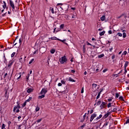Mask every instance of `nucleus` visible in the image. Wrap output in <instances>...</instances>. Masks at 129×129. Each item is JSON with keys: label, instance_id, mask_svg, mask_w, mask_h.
Segmentation results:
<instances>
[{"label": "nucleus", "instance_id": "69168bd1", "mask_svg": "<svg viewBox=\"0 0 129 129\" xmlns=\"http://www.w3.org/2000/svg\"><path fill=\"white\" fill-rule=\"evenodd\" d=\"M16 112H20V109H17Z\"/></svg>", "mask_w": 129, "mask_h": 129}, {"label": "nucleus", "instance_id": "338daca9", "mask_svg": "<svg viewBox=\"0 0 129 129\" xmlns=\"http://www.w3.org/2000/svg\"><path fill=\"white\" fill-rule=\"evenodd\" d=\"M21 125H19L18 126V129H21Z\"/></svg>", "mask_w": 129, "mask_h": 129}, {"label": "nucleus", "instance_id": "c756f323", "mask_svg": "<svg viewBox=\"0 0 129 129\" xmlns=\"http://www.w3.org/2000/svg\"><path fill=\"white\" fill-rule=\"evenodd\" d=\"M27 105V101H25L22 105V107H25Z\"/></svg>", "mask_w": 129, "mask_h": 129}, {"label": "nucleus", "instance_id": "bb28decb", "mask_svg": "<svg viewBox=\"0 0 129 129\" xmlns=\"http://www.w3.org/2000/svg\"><path fill=\"white\" fill-rule=\"evenodd\" d=\"M39 110H40V107L37 106L35 109V111L37 112V111H39Z\"/></svg>", "mask_w": 129, "mask_h": 129}, {"label": "nucleus", "instance_id": "c85d7f7f", "mask_svg": "<svg viewBox=\"0 0 129 129\" xmlns=\"http://www.w3.org/2000/svg\"><path fill=\"white\" fill-rule=\"evenodd\" d=\"M50 53H51V54H54V53H55V49H51V50H50Z\"/></svg>", "mask_w": 129, "mask_h": 129}, {"label": "nucleus", "instance_id": "052dcab7", "mask_svg": "<svg viewBox=\"0 0 129 129\" xmlns=\"http://www.w3.org/2000/svg\"><path fill=\"white\" fill-rule=\"evenodd\" d=\"M6 14H7V13L2 14V17H6Z\"/></svg>", "mask_w": 129, "mask_h": 129}, {"label": "nucleus", "instance_id": "7ed1b4c3", "mask_svg": "<svg viewBox=\"0 0 129 129\" xmlns=\"http://www.w3.org/2000/svg\"><path fill=\"white\" fill-rule=\"evenodd\" d=\"M47 92H48V89L47 88H43L40 92V94L45 95Z\"/></svg>", "mask_w": 129, "mask_h": 129}, {"label": "nucleus", "instance_id": "2f4dec72", "mask_svg": "<svg viewBox=\"0 0 129 129\" xmlns=\"http://www.w3.org/2000/svg\"><path fill=\"white\" fill-rule=\"evenodd\" d=\"M100 93H98V95L96 97V99H98V98H99V97H100Z\"/></svg>", "mask_w": 129, "mask_h": 129}, {"label": "nucleus", "instance_id": "a19ab883", "mask_svg": "<svg viewBox=\"0 0 129 129\" xmlns=\"http://www.w3.org/2000/svg\"><path fill=\"white\" fill-rule=\"evenodd\" d=\"M126 34L125 33H123V38H126Z\"/></svg>", "mask_w": 129, "mask_h": 129}, {"label": "nucleus", "instance_id": "f8f14e48", "mask_svg": "<svg viewBox=\"0 0 129 129\" xmlns=\"http://www.w3.org/2000/svg\"><path fill=\"white\" fill-rule=\"evenodd\" d=\"M49 39H51V40H56V41H58V40H59V38L55 36L51 37L50 38H49Z\"/></svg>", "mask_w": 129, "mask_h": 129}, {"label": "nucleus", "instance_id": "dca6fc26", "mask_svg": "<svg viewBox=\"0 0 129 129\" xmlns=\"http://www.w3.org/2000/svg\"><path fill=\"white\" fill-rule=\"evenodd\" d=\"M58 41H60V42H62V43H64V44H67V43L65 42H66V39L61 40L59 39Z\"/></svg>", "mask_w": 129, "mask_h": 129}, {"label": "nucleus", "instance_id": "09e8293b", "mask_svg": "<svg viewBox=\"0 0 129 129\" xmlns=\"http://www.w3.org/2000/svg\"><path fill=\"white\" fill-rule=\"evenodd\" d=\"M106 71H107V69H105L103 71V73H105V72H106Z\"/></svg>", "mask_w": 129, "mask_h": 129}, {"label": "nucleus", "instance_id": "f3484780", "mask_svg": "<svg viewBox=\"0 0 129 129\" xmlns=\"http://www.w3.org/2000/svg\"><path fill=\"white\" fill-rule=\"evenodd\" d=\"M49 11H50V12H51V13H52V14H54V8H52V7H50V8H49Z\"/></svg>", "mask_w": 129, "mask_h": 129}, {"label": "nucleus", "instance_id": "680f3d73", "mask_svg": "<svg viewBox=\"0 0 129 129\" xmlns=\"http://www.w3.org/2000/svg\"><path fill=\"white\" fill-rule=\"evenodd\" d=\"M102 91H103V89H102L100 91V92H99V93L101 94V92H102Z\"/></svg>", "mask_w": 129, "mask_h": 129}, {"label": "nucleus", "instance_id": "4468645a", "mask_svg": "<svg viewBox=\"0 0 129 129\" xmlns=\"http://www.w3.org/2000/svg\"><path fill=\"white\" fill-rule=\"evenodd\" d=\"M3 4H4V5H3V8L5 10L6 8H7V3L5 1H4Z\"/></svg>", "mask_w": 129, "mask_h": 129}, {"label": "nucleus", "instance_id": "412c9836", "mask_svg": "<svg viewBox=\"0 0 129 129\" xmlns=\"http://www.w3.org/2000/svg\"><path fill=\"white\" fill-rule=\"evenodd\" d=\"M69 91L68 90V89H66L64 91L62 92V93H64V94H66V93H68Z\"/></svg>", "mask_w": 129, "mask_h": 129}, {"label": "nucleus", "instance_id": "49530a36", "mask_svg": "<svg viewBox=\"0 0 129 129\" xmlns=\"http://www.w3.org/2000/svg\"><path fill=\"white\" fill-rule=\"evenodd\" d=\"M114 58H115V55H112V56H111V59H112V60H113V59H114Z\"/></svg>", "mask_w": 129, "mask_h": 129}, {"label": "nucleus", "instance_id": "f03ea898", "mask_svg": "<svg viewBox=\"0 0 129 129\" xmlns=\"http://www.w3.org/2000/svg\"><path fill=\"white\" fill-rule=\"evenodd\" d=\"M97 116V114L96 112L94 113L90 117V121L91 122L95 117Z\"/></svg>", "mask_w": 129, "mask_h": 129}, {"label": "nucleus", "instance_id": "393cba45", "mask_svg": "<svg viewBox=\"0 0 129 129\" xmlns=\"http://www.w3.org/2000/svg\"><path fill=\"white\" fill-rule=\"evenodd\" d=\"M98 58H102L103 57H104V54H100L98 55Z\"/></svg>", "mask_w": 129, "mask_h": 129}, {"label": "nucleus", "instance_id": "6e6d98bb", "mask_svg": "<svg viewBox=\"0 0 129 129\" xmlns=\"http://www.w3.org/2000/svg\"><path fill=\"white\" fill-rule=\"evenodd\" d=\"M8 75V73H6L5 74V75L4 76V78H6V77H7V76Z\"/></svg>", "mask_w": 129, "mask_h": 129}, {"label": "nucleus", "instance_id": "7c9ffc66", "mask_svg": "<svg viewBox=\"0 0 129 129\" xmlns=\"http://www.w3.org/2000/svg\"><path fill=\"white\" fill-rule=\"evenodd\" d=\"M42 119H43L42 118H40L39 119H38L37 121H36V122H37V123H39V122H41V121H42Z\"/></svg>", "mask_w": 129, "mask_h": 129}, {"label": "nucleus", "instance_id": "bf43d9fd", "mask_svg": "<svg viewBox=\"0 0 129 129\" xmlns=\"http://www.w3.org/2000/svg\"><path fill=\"white\" fill-rule=\"evenodd\" d=\"M71 10H73V11H75V10H76V8H71Z\"/></svg>", "mask_w": 129, "mask_h": 129}, {"label": "nucleus", "instance_id": "aec40b11", "mask_svg": "<svg viewBox=\"0 0 129 129\" xmlns=\"http://www.w3.org/2000/svg\"><path fill=\"white\" fill-rule=\"evenodd\" d=\"M101 21H105V16H103L101 17Z\"/></svg>", "mask_w": 129, "mask_h": 129}, {"label": "nucleus", "instance_id": "2eb2a0df", "mask_svg": "<svg viewBox=\"0 0 129 129\" xmlns=\"http://www.w3.org/2000/svg\"><path fill=\"white\" fill-rule=\"evenodd\" d=\"M108 115H109V112H108L106 114H105L103 116V118H106L107 117H108Z\"/></svg>", "mask_w": 129, "mask_h": 129}, {"label": "nucleus", "instance_id": "ddd939ff", "mask_svg": "<svg viewBox=\"0 0 129 129\" xmlns=\"http://www.w3.org/2000/svg\"><path fill=\"white\" fill-rule=\"evenodd\" d=\"M69 81H70L71 82H76V81L75 80L72 79V78L70 77L69 79Z\"/></svg>", "mask_w": 129, "mask_h": 129}, {"label": "nucleus", "instance_id": "4c0bfd02", "mask_svg": "<svg viewBox=\"0 0 129 129\" xmlns=\"http://www.w3.org/2000/svg\"><path fill=\"white\" fill-rule=\"evenodd\" d=\"M15 55H16V52H13V53L11 54V57H12V58H13V57H14Z\"/></svg>", "mask_w": 129, "mask_h": 129}, {"label": "nucleus", "instance_id": "13d9d810", "mask_svg": "<svg viewBox=\"0 0 129 129\" xmlns=\"http://www.w3.org/2000/svg\"><path fill=\"white\" fill-rule=\"evenodd\" d=\"M90 114L93 113V110L92 109V110L90 111Z\"/></svg>", "mask_w": 129, "mask_h": 129}, {"label": "nucleus", "instance_id": "9d476101", "mask_svg": "<svg viewBox=\"0 0 129 129\" xmlns=\"http://www.w3.org/2000/svg\"><path fill=\"white\" fill-rule=\"evenodd\" d=\"M101 117H102V114H100L99 116H98V117L96 118L94 120V121H97V120H98V119H100V118H101Z\"/></svg>", "mask_w": 129, "mask_h": 129}, {"label": "nucleus", "instance_id": "cd10ccee", "mask_svg": "<svg viewBox=\"0 0 129 129\" xmlns=\"http://www.w3.org/2000/svg\"><path fill=\"white\" fill-rule=\"evenodd\" d=\"M76 16H77L76 13L73 14V16L72 17V19H74V18H76Z\"/></svg>", "mask_w": 129, "mask_h": 129}, {"label": "nucleus", "instance_id": "de8ad7c7", "mask_svg": "<svg viewBox=\"0 0 129 129\" xmlns=\"http://www.w3.org/2000/svg\"><path fill=\"white\" fill-rule=\"evenodd\" d=\"M38 53V50H35L33 54H37Z\"/></svg>", "mask_w": 129, "mask_h": 129}, {"label": "nucleus", "instance_id": "4d7b16f0", "mask_svg": "<svg viewBox=\"0 0 129 129\" xmlns=\"http://www.w3.org/2000/svg\"><path fill=\"white\" fill-rule=\"evenodd\" d=\"M87 44L88 45L92 46V45L91 44L89 43V42H87Z\"/></svg>", "mask_w": 129, "mask_h": 129}, {"label": "nucleus", "instance_id": "5fc2aeb1", "mask_svg": "<svg viewBox=\"0 0 129 129\" xmlns=\"http://www.w3.org/2000/svg\"><path fill=\"white\" fill-rule=\"evenodd\" d=\"M58 86H62V83H59L58 84Z\"/></svg>", "mask_w": 129, "mask_h": 129}, {"label": "nucleus", "instance_id": "9b49d317", "mask_svg": "<svg viewBox=\"0 0 129 129\" xmlns=\"http://www.w3.org/2000/svg\"><path fill=\"white\" fill-rule=\"evenodd\" d=\"M13 64H14V61H10L8 65V67L9 68H11V67H12V65H13Z\"/></svg>", "mask_w": 129, "mask_h": 129}, {"label": "nucleus", "instance_id": "473e14b6", "mask_svg": "<svg viewBox=\"0 0 129 129\" xmlns=\"http://www.w3.org/2000/svg\"><path fill=\"white\" fill-rule=\"evenodd\" d=\"M111 107V103H108L107 105L108 108H109V107Z\"/></svg>", "mask_w": 129, "mask_h": 129}, {"label": "nucleus", "instance_id": "603ef678", "mask_svg": "<svg viewBox=\"0 0 129 129\" xmlns=\"http://www.w3.org/2000/svg\"><path fill=\"white\" fill-rule=\"evenodd\" d=\"M112 100V98H110V99H108V101L109 102H110V101H111Z\"/></svg>", "mask_w": 129, "mask_h": 129}, {"label": "nucleus", "instance_id": "ea45409f", "mask_svg": "<svg viewBox=\"0 0 129 129\" xmlns=\"http://www.w3.org/2000/svg\"><path fill=\"white\" fill-rule=\"evenodd\" d=\"M119 99H120V100H122V101H123V97H122V96H120V97H119Z\"/></svg>", "mask_w": 129, "mask_h": 129}, {"label": "nucleus", "instance_id": "37998d69", "mask_svg": "<svg viewBox=\"0 0 129 129\" xmlns=\"http://www.w3.org/2000/svg\"><path fill=\"white\" fill-rule=\"evenodd\" d=\"M118 96H119V95L118 94V93H116L115 97H116V98H118Z\"/></svg>", "mask_w": 129, "mask_h": 129}, {"label": "nucleus", "instance_id": "8fccbe9b", "mask_svg": "<svg viewBox=\"0 0 129 129\" xmlns=\"http://www.w3.org/2000/svg\"><path fill=\"white\" fill-rule=\"evenodd\" d=\"M127 73V70H126V68H124V74Z\"/></svg>", "mask_w": 129, "mask_h": 129}, {"label": "nucleus", "instance_id": "1a4fd4ad", "mask_svg": "<svg viewBox=\"0 0 129 129\" xmlns=\"http://www.w3.org/2000/svg\"><path fill=\"white\" fill-rule=\"evenodd\" d=\"M110 110H111V112H116V111H117V108L115 107L113 109L112 108H111Z\"/></svg>", "mask_w": 129, "mask_h": 129}, {"label": "nucleus", "instance_id": "e433bc0d", "mask_svg": "<svg viewBox=\"0 0 129 129\" xmlns=\"http://www.w3.org/2000/svg\"><path fill=\"white\" fill-rule=\"evenodd\" d=\"M34 58H32L29 62V64H32V63H33V62H34Z\"/></svg>", "mask_w": 129, "mask_h": 129}, {"label": "nucleus", "instance_id": "b1692460", "mask_svg": "<svg viewBox=\"0 0 129 129\" xmlns=\"http://www.w3.org/2000/svg\"><path fill=\"white\" fill-rule=\"evenodd\" d=\"M65 26V25L64 24H61L59 26L60 29H64V27Z\"/></svg>", "mask_w": 129, "mask_h": 129}, {"label": "nucleus", "instance_id": "a211bd4d", "mask_svg": "<svg viewBox=\"0 0 129 129\" xmlns=\"http://www.w3.org/2000/svg\"><path fill=\"white\" fill-rule=\"evenodd\" d=\"M44 97H45V95L44 94H42V95L38 96V98L39 99H42V98H44Z\"/></svg>", "mask_w": 129, "mask_h": 129}, {"label": "nucleus", "instance_id": "c9c22d12", "mask_svg": "<svg viewBox=\"0 0 129 129\" xmlns=\"http://www.w3.org/2000/svg\"><path fill=\"white\" fill-rule=\"evenodd\" d=\"M126 54H127V52H126V51H124L122 53V55H124V56H125V55H126Z\"/></svg>", "mask_w": 129, "mask_h": 129}, {"label": "nucleus", "instance_id": "a18cd8bd", "mask_svg": "<svg viewBox=\"0 0 129 129\" xmlns=\"http://www.w3.org/2000/svg\"><path fill=\"white\" fill-rule=\"evenodd\" d=\"M29 77H30V75H28V76H26V81H28V80H29Z\"/></svg>", "mask_w": 129, "mask_h": 129}, {"label": "nucleus", "instance_id": "0e129e2a", "mask_svg": "<svg viewBox=\"0 0 129 129\" xmlns=\"http://www.w3.org/2000/svg\"><path fill=\"white\" fill-rule=\"evenodd\" d=\"M21 78V75H20L19 77L17 78V80H19Z\"/></svg>", "mask_w": 129, "mask_h": 129}, {"label": "nucleus", "instance_id": "c03bdc74", "mask_svg": "<svg viewBox=\"0 0 129 129\" xmlns=\"http://www.w3.org/2000/svg\"><path fill=\"white\" fill-rule=\"evenodd\" d=\"M84 87H83L81 90V93H84Z\"/></svg>", "mask_w": 129, "mask_h": 129}, {"label": "nucleus", "instance_id": "f257e3e1", "mask_svg": "<svg viewBox=\"0 0 129 129\" xmlns=\"http://www.w3.org/2000/svg\"><path fill=\"white\" fill-rule=\"evenodd\" d=\"M59 61L61 64H64L65 62H67V58H66V56L64 55L61 58H60Z\"/></svg>", "mask_w": 129, "mask_h": 129}, {"label": "nucleus", "instance_id": "f704fd0d", "mask_svg": "<svg viewBox=\"0 0 129 129\" xmlns=\"http://www.w3.org/2000/svg\"><path fill=\"white\" fill-rule=\"evenodd\" d=\"M101 103V101H98L96 104V105H100Z\"/></svg>", "mask_w": 129, "mask_h": 129}, {"label": "nucleus", "instance_id": "6e6552de", "mask_svg": "<svg viewBox=\"0 0 129 129\" xmlns=\"http://www.w3.org/2000/svg\"><path fill=\"white\" fill-rule=\"evenodd\" d=\"M34 91V89L32 88H30L27 90V92L28 93H31V92H33Z\"/></svg>", "mask_w": 129, "mask_h": 129}, {"label": "nucleus", "instance_id": "39448f33", "mask_svg": "<svg viewBox=\"0 0 129 129\" xmlns=\"http://www.w3.org/2000/svg\"><path fill=\"white\" fill-rule=\"evenodd\" d=\"M105 105H106V102H102V103L100 106L101 109H103V108H105Z\"/></svg>", "mask_w": 129, "mask_h": 129}, {"label": "nucleus", "instance_id": "58836bf2", "mask_svg": "<svg viewBox=\"0 0 129 129\" xmlns=\"http://www.w3.org/2000/svg\"><path fill=\"white\" fill-rule=\"evenodd\" d=\"M127 123H129V118L126 120V121H125L124 124H127Z\"/></svg>", "mask_w": 129, "mask_h": 129}, {"label": "nucleus", "instance_id": "5701e85b", "mask_svg": "<svg viewBox=\"0 0 129 129\" xmlns=\"http://www.w3.org/2000/svg\"><path fill=\"white\" fill-rule=\"evenodd\" d=\"M32 100V97H30L27 100H26V102H29Z\"/></svg>", "mask_w": 129, "mask_h": 129}, {"label": "nucleus", "instance_id": "20e7f679", "mask_svg": "<svg viewBox=\"0 0 129 129\" xmlns=\"http://www.w3.org/2000/svg\"><path fill=\"white\" fill-rule=\"evenodd\" d=\"M10 5L12 8L13 10H15V4L14 3V2L12 0L9 1Z\"/></svg>", "mask_w": 129, "mask_h": 129}, {"label": "nucleus", "instance_id": "a878e982", "mask_svg": "<svg viewBox=\"0 0 129 129\" xmlns=\"http://www.w3.org/2000/svg\"><path fill=\"white\" fill-rule=\"evenodd\" d=\"M61 84H63L65 85V84H66V82L64 80H62L61 81Z\"/></svg>", "mask_w": 129, "mask_h": 129}, {"label": "nucleus", "instance_id": "423d86ee", "mask_svg": "<svg viewBox=\"0 0 129 129\" xmlns=\"http://www.w3.org/2000/svg\"><path fill=\"white\" fill-rule=\"evenodd\" d=\"M92 89H93V91H96V87L97 86V84H93L92 85Z\"/></svg>", "mask_w": 129, "mask_h": 129}, {"label": "nucleus", "instance_id": "6ab92c4d", "mask_svg": "<svg viewBox=\"0 0 129 129\" xmlns=\"http://www.w3.org/2000/svg\"><path fill=\"white\" fill-rule=\"evenodd\" d=\"M128 65V61H125L124 66V68H126Z\"/></svg>", "mask_w": 129, "mask_h": 129}, {"label": "nucleus", "instance_id": "4be33fe9", "mask_svg": "<svg viewBox=\"0 0 129 129\" xmlns=\"http://www.w3.org/2000/svg\"><path fill=\"white\" fill-rule=\"evenodd\" d=\"M105 34V31H102L101 32H100L99 35L100 36H103Z\"/></svg>", "mask_w": 129, "mask_h": 129}, {"label": "nucleus", "instance_id": "79ce46f5", "mask_svg": "<svg viewBox=\"0 0 129 129\" xmlns=\"http://www.w3.org/2000/svg\"><path fill=\"white\" fill-rule=\"evenodd\" d=\"M5 127H6V125H5V124H3L2 128L4 129V128H5Z\"/></svg>", "mask_w": 129, "mask_h": 129}, {"label": "nucleus", "instance_id": "0eeeda50", "mask_svg": "<svg viewBox=\"0 0 129 129\" xmlns=\"http://www.w3.org/2000/svg\"><path fill=\"white\" fill-rule=\"evenodd\" d=\"M20 108H21V106H20V105H17V106L14 107L13 109V111L15 112L16 110H17V109H20Z\"/></svg>", "mask_w": 129, "mask_h": 129}, {"label": "nucleus", "instance_id": "864d4df0", "mask_svg": "<svg viewBox=\"0 0 129 129\" xmlns=\"http://www.w3.org/2000/svg\"><path fill=\"white\" fill-rule=\"evenodd\" d=\"M57 6H63V4H62V3H58V4H57Z\"/></svg>", "mask_w": 129, "mask_h": 129}, {"label": "nucleus", "instance_id": "72a5a7b5", "mask_svg": "<svg viewBox=\"0 0 129 129\" xmlns=\"http://www.w3.org/2000/svg\"><path fill=\"white\" fill-rule=\"evenodd\" d=\"M117 35L119 36V37H122V34H121V33L120 32H118L117 33Z\"/></svg>", "mask_w": 129, "mask_h": 129}, {"label": "nucleus", "instance_id": "e2e57ef3", "mask_svg": "<svg viewBox=\"0 0 129 129\" xmlns=\"http://www.w3.org/2000/svg\"><path fill=\"white\" fill-rule=\"evenodd\" d=\"M86 117V113H85V114L83 116V118H85Z\"/></svg>", "mask_w": 129, "mask_h": 129}, {"label": "nucleus", "instance_id": "3c124183", "mask_svg": "<svg viewBox=\"0 0 129 129\" xmlns=\"http://www.w3.org/2000/svg\"><path fill=\"white\" fill-rule=\"evenodd\" d=\"M108 34H109V35L112 34V32L111 31V30H109V31H108Z\"/></svg>", "mask_w": 129, "mask_h": 129}, {"label": "nucleus", "instance_id": "774afa93", "mask_svg": "<svg viewBox=\"0 0 129 129\" xmlns=\"http://www.w3.org/2000/svg\"><path fill=\"white\" fill-rule=\"evenodd\" d=\"M84 126H85V124H84L81 126V127H84Z\"/></svg>", "mask_w": 129, "mask_h": 129}]
</instances>
